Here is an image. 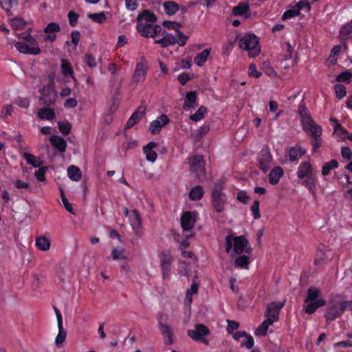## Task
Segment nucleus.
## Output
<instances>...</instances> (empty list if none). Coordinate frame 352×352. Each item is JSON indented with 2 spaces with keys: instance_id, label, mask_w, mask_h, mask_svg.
<instances>
[{
  "instance_id": "nucleus-61",
  "label": "nucleus",
  "mask_w": 352,
  "mask_h": 352,
  "mask_svg": "<svg viewBox=\"0 0 352 352\" xmlns=\"http://www.w3.org/2000/svg\"><path fill=\"white\" fill-rule=\"evenodd\" d=\"M14 185H15V187L18 189H24V190H28V192L31 191L30 184H29V183H28L26 182H23L21 180L16 179L14 182Z\"/></svg>"
},
{
  "instance_id": "nucleus-14",
  "label": "nucleus",
  "mask_w": 352,
  "mask_h": 352,
  "mask_svg": "<svg viewBox=\"0 0 352 352\" xmlns=\"http://www.w3.org/2000/svg\"><path fill=\"white\" fill-rule=\"evenodd\" d=\"M129 223L135 232V234L140 236L142 234V221L138 211L135 209L132 210L129 217Z\"/></svg>"
},
{
  "instance_id": "nucleus-17",
  "label": "nucleus",
  "mask_w": 352,
  "mask_h": 352,
  "mask_svg": "<svg viewBox=\"0 0 352 352\" xmlns=\"http://www.w3.org/2000/svg\"><path fill=\"white\" fill-rule=\"evenodd\" d=\"M304 131L308 133L311 138L320 137L322 134V128L320 125L316 124L314 120L302 124Z\"/></svg>"
},
{
  "instance_id": "nucleus-43",
  "label": "nucleus",
  "mask_w": 352,
  "mask_h": 352,
  "mask_svg": "<svg viewBox=\"0 0 352 352\" xmlns=\"http://www.w3.org/2000/svg\"><path fill=\"white\" fill-rule=\"evenodd\" d=\"M352 34V24H346L343 25L340 30V38L341 40L346 41L351 37Z\"/></svg>"
},
{
  "instance_id": "nucleus-12",
  "label": "nucleus",
  "mask_w": 352,
  "mask_h": 352,
  "mask_svg": "<svg viewBox=\"0 0 352 352\" xmlns=\"http://www.w3.org/2000/svg\"><path fill=\"white\" fill-rule=\"evenodd\" d=\"M334 256V252L326 248L317 250L314 263L316 265H322L331 261Z\"/></svg>"
},
{
  "instance_id": "nucleus-18",
  "label": "nucleus",
  "mask_w": 352,
  "mask_h": 352,
  "mask_svg": "<svg viewBox=\"0 0 352 352\" xmlns=\"http://www.w3.org/2000/svg\"><path fill=\"white\" fill-rule=\"evenodd\" d=\"M196 212H186L181 218V225L184 230H190L192 229L196 222Z\"/></svg>"
},
{
  "instance_id": "nucleus-19",
  "label": "nucleus",
  "mask_w": 352,
  "mask_h": 352,
  "mask_svg": "<svg viewBox=\"0 0 352 352\" xmlns=\"http://www.w3.org/2000/svg\"><path fill=\"white\" fill-rule=\"evenodd\" d=\"M60 30V28L58 23H50L44 29V41L54 42L56 38V33Z\"/></svg>"
},
{
  "instance_id": "nucleus-46",
  "label": "nucleus",
  "mask_w": 352,
  "mask_h": 352,
  "mask_svg": "<svg viewBox=\"0 0 352 352\" xmlns=\"http://www.w3.org/2000/svg\"><path fill=\"white\" fill-rule=\"evenodd\" d=\"M352 80V72L349 70H346L344 72H341L336 77V81L338 82H343L346 83H349Z\"/></svg>"
},
{
  "instance_id": "nucleus-31",
  "label": "nucleus",
  "mask_w": 352,
  "mask_h": 352,
  "mask_svg": "<svg viewBox=\"0 0 352 352\" xmlns=\"http://www.w3.org/2000/svg\"><path fill=\"white\" fill-rule=\"evenodd\" d=\"M144 113V111H140V108H139L137 111H135L133 114L131 116L129 119L128 120L125 127L127 129H130L132 126H133L142 117L143 114Z\"/></svg>"
},
{
  "instance_id": "nucleus-60",
  "label": "nucleus",
  "mask_w": 352,
  "mask_h": 352,
  "mask_svg": "<svg viewBox=\"0 0 352 352\" xmlns=\"http://www.w3.org/2000/svg\"><path fill=\"white\" fill-rule=\"evenodd\" d=\"M61 200L65 208V209L70 213L74 214V211L73 210L72 205L68 201L66 198L64 192L61 190Z\"/></svg>"
},
{
  "instance_id": "nucleus-44",
  "label": "nucleus",
  "mask_w": 352,
  "mask_h": 352,
  "mask_svg": "<svg viewBox=\"0 0 352 352\" xmlns=\"http://www.w3.org/2000/svg\"><path fill=\"white\" fill-rule=\"evenodd\" d=\"M186 102L184 104V109L186 110L187 109L194 107L193 104L195 102L197 99V95L195 91L188 92L186 96Z\"/></svg>"
},
{
  "instance_id": "nucleus-21",
  "label": "nucleus",
  "mask_w": 352,
  "mask_h": 352,
  "mask_svg": "<svg viewBox=\"0 0 352 352\" xmlns=\"http://www.w3.org/2000/svg\"><path fill=\"white\" fill-rule=\"evenodd\" d=\"M157 144L155 142H150L148 144L143 147L144 153L146 155V159L151 162H154L157 159V153L153 151L156 148Z\"/></svg>"
},
{
  "instance_id": "nucleus-52",
  "label": "nucleus",
  "mask_w": 352,
  "mask_h": 352,
  "mask_svg": "<svg viewBox=\"0 0 352 352\" xmlns=\"http://www.w3.org/2000/svg\"><path fill=\"white\" fill-rule=\"evenodd\" d=\"M58 129L63 135H68L70 133L71 124L68 122H58Z\"/></svg>"
},
{
  "instance_id": "nucleus-53",
  "label": "nucleus",
  "mask_w": 352,
  "mask_h": 352,
  "mask_svg": "<svg viewBox=\"0 0 352 352\" xmlns=\"http://www.w3.org/2000/svg\"><path fill=\"white\" fill-rule=\"evenodd\" d=\"M330 122L334 126V132L338 135L342 136L343 134L346 133V131L340 126L338 121L335 118H330Z\"/></svg>"
},
{
  "instance_id": "nucleus-11",
  "label": "nucleus",
  "mask_w": 352,
  "mask_h": 352,
  "mask_svg": "<svg viewBox=\"0 0 352 352\" xmlns=\"http://www.w3.org/2000/svg\"><path fill=\"white\" fill-rule=\"evenodd\" d=\"M177 38L173 34L167 32L162 27L160 34L155 40V43L159 44L162 47H167L176 43Z\"/></svg>"
},
{
  "instance_id": "nucleus-15",
  "label": "nucleus",
  "mask_w": 352,
  "mask_h": 352,
  "mask_svg": "<svg viewBox=\"0 0 352 352\" xmlns=\"http://www.w3.org/2000/svg\"><path fill=\"white\" fill-rule=\"evenodd\" d=\"M56 92L52 85L44 86L42 89L41 100L46 105H51L55 102Z\"/></svg>"
},
{
  "instance_id": "nucleus-20",
  "label": "nucleus",
  "mask_w": 352,
  "mask_h": 352,
  "mask_svg": "<svg viewBox=\"0 0 352 352\" xmlns=\"http://www.w3.org/2000/svg\"><path fill=\"white\" fill-rule=\"evenodd\" d=\"M169 122V119L166 115H162L156 120L152 121L149 126V131L151 134H157L160 131L162 126Z\"/></svg>"
},
{
  "instance_id": "nucleus-50",
  "label": "nucleus",
  "mask_w": 352,
  "mask_h": 352,
  "mask_svg": "<svg viewBox=\"0 0 352 352\" xmlns=\"http://www.w3.org/2000/svg\"><path fill=\"white\" fill-rule=\"evenodd\" d=\"M336 96L338 99H342L346 94V87L342 84H336L334 85Z\"/></svg>"
},
{
  "instance_id": "nucleus-5",
  "label": "nucleus",
  "mask_w": 352,
  "mask_h": 352,
  "mask_svg": "<svg viewBox=\"0 0 352 352\" xmlns=\"http://www.w3.org/2000/svg\"><path fill=\"white\" fill-rule=\"evenodd\" d=\"M240 48L246 50L250 57H255L261 52V48L258 45V39L252 34H246L239 41Z\"/></svg>"
},
{
  "instance_id": "nucleus-30",
  "label": "nucleus",
  "mask_w": 352,
  "mask_h": 352,
  "mask_svg": "<svg viewBox=\"0 0 352 352\" xmlns=\"http://www.w3.org/2000/svg\"><path fill=\"white\" fill-rule=\"evenodd\" d=\"M232 12L234 15L245 16V18H248L250 15V8L248 4H239L232 8Z\"/></svg>"
},
{
  "instance_id": "nucleus-7",
  "label": "nucleus",
  "mask_w": 352,
  "mask_h": 352,
  "mask_svg": "<svg viewBox=\"0 0 352 352\" xmlns=\"http://www.w3.org/2000/svg\"><path fill=\"white\" fill-rule=\"evenodd\" d=\"M227 201L226 195L221 192L220 186L215 185L212 192V206L217 212L224 211Z\"/></svg>"
},
{
  "instance_id": "nucleus-27",
  "label": "nucleus",
  "mask_w": 352,
  "mask_h": 352,
  "mask_svg": "<svg viewBox=\"0 0 352 352\" xmlns=\"http://www.w3.org/2000/svg\"><path fill=\"white\" fill-rule=\"evenodd\" d=\"M211 49L208 48L203 50L201 52L197 54L194 58L195 63L199 66L201 67L204 65V63L208 60L209 55L210 54Z\"/></svg>"
},
{
  "instance_id": "nucleus-39",
  "label": "nucleus",
  "mask_w": 352,
  "mask_h": 352,
  "mask_svg": "<svg viewBox=\"0 0 352 352\" xmlns=\"http://www.w3.org/2000/svg\"><path fill=\"white\" fill-rule=\"evenodd\" d=\"M138 21H144V22L155 23L157 19L155 15L148 10H144L138 16Z\"/></svg>"
},
{
  "instance_id": "nucleus-63",
  "label": "nucleus",
  "mask_w": 352,
  "mask_h": 352,
  "mask_svg": "<svg viewBox=\"0 0 352 352\" xmlns=\"http://www.w3.org/2000/svg\"><path fill=\"white\" fill-rule=\"evenodd\" d=\"M171 264H161L162 276L164 279H168L170 275Z\"/></svg>"
},
{
  "instance_id": "nucleus-55",
  "label": "nucleus",
  "mask_w": 352,
  "mask_h": 352,
  "mask_svg": "<svg viewBox=\"0 0 352 352\" xmlns=\"http://www.w3.org/2000/svg\"><path fill=\"white\" fill-rule=\"evenodd\" d=\"M294 3L299 11L305 10L306 12H309L311 9V5L307 0H301L297 3L294 2Z\"/></svg>"
},
{
  "instance_id": "nucleus-23",
  "label": "nucleus",
  "mask_w": 352,
  "mask_h": 352,
  "mask_svg": "<svg viewBox=\"0 0 352 352\" xmlns=\"http://www.w3.org/2000/svg\"><path fill=\"white\" fill-rule=\"evenodd\" d=\"M199 284L196 281H193L189 289L186 290V298L184 300L185 305L190 306L192 301V296L198 292Z\"/></svg>"
},
{
  "instance_id": "nucleus-13",
  "label": "nucleus",
  "mask_w": 352,
  "mask_h": 352,
  "mask_svg": "<svg viewBox=\"0 0 352 352\" xmlns=\"http://www.w3.org/2000/svg\"><path fill=\"white\" fill-rule=\"evenodd\" d=\"M272 161V155L268 148H263L258 157L260 168L264 172H267L271 166Z\"/></svg>"
},
{
  "instance_id": "nucleus-6",
  "label": "nucleus",
  "mask_w": 352,
  "mask_h": 352,
  "mask_svg": "<svg viewBox=\"0 0 352 352\" xmlns=\"http://www.w3.org/2000/svg\"><path fill=\"white\" fill-rule=\"evenodd\" d=\"M188 164L190 171L195 175L198 179L205 175V162L201 155H195L188 157Z\"/></svg>"
},
{
  "instance_id": "nucleus-10",
  "label": "nucleus",
  "mask_w": 352,
  "mask_h": 352,
  "mask_svg": "<svg viewBox=\"0 0 352 352\" xmlns=\"http://www.w3.org/2000/svg\"><path fill=\"white\" fill-rule=\"evenodd\" d=\"M209 334V329L204 324H196L195 329L188 330V335L192 340L196 341L204 342L208 344V341L205 340L204 338Z\"/></svg>"
},
{
  "instance_id": "nucleus-24",
  "label": "nucleus",
  "mask_w": 352,
  "mask_h": 352,
  "mask_svg": "<svg viewBox=\"0 0 352 352\" xmlns=\"http://www.w3.org/2000/svg\"><path fill=\"white\" fill-rule=\"evenodd\" d=\"M283 175V170L280 166L274 168L269 174V182L271 184H276Z\"/></svg>"
},
{
  "instance_id": "nucleus-47",
  "label": "nucleus",
  "mask_w": 352,
  "mask_h": 352,
  "mask_svg": "<svg viewBox=\"0 0 352 352\" xmlns=\"http://www.w3.org/2000/svg\"><path fill=\"white\" fill-rule=\"evenodd\" d=\"M67 337V331L65 329H58V333L55 338V344L57 347H61Z\"/></svg>"
},
{
  "instance_id": "nucleus-22",
  "label": "nucleus",
  "mask_w": 352,
  "mask_h": 352,
  "mask_svg": "<svg viewBox=\"0 0 352 352\" xmlns=\"http://www.w3.org/2000/svg\"><path fill=\"white\" fill-rule=\"evenodd\" d=\"M50 142H51L52 145L58 150L60 152H65L66 147H67V143L65 140L57 135H52L50 138Z\"/></svg>"
},
{
  "instance_id": "nucleus-29",
  "label": "nucleus",
  "mask_w": 352,
  "mask_h": 352,
  "mask_svg": "<svg viewBox=\"0 0 352 352\" xmlns=\"http://www.w3.org/2000/svg\"><path fill=\"white\" fill-rule=\"evenodd\" d=\"M342 312L343 309L341 305L340 307L333 306L328 309L325 317L327 320H333L340 316Z\"/></svg>"
},
{
  "instance_id": "nucleus-35",
  "label": "nucleus",
  "mask_w": 352,
  "mask_h": 352,
  "mask_svg": "<svg viewBox=\"0 0 352 352\" xmlns=\"http://www.w3.org/2000/svg\"><path fill=\"white\" fill-rule=\"evenodd\" d=\"M67 175L69 179L75 182L79 181L82 177L80 169L75 166H69L68 167Z\"/></svg>"
},
{
  "instance_id": "nucleus-64",
  "label": "nucleus",
  "mask_w": 352,
  "mask_h": 352,
  "mask_svg": "<svg viewBox=\"0 0 352 352\" xmlns=\"http://www.w3.org/2000/svg\"><path fill=\"white\" fill-rule=\"evenodd\" d=\"M12 109L13 106L9 104L5 105L0 112V116L3 118H7L8 116L11 115Z\"/></svg>"
},
{
  "instance_id": "nucleus-38",
  "label": "nucleus",
  "mask_w": 352,
  "mask_h": 352,
  "mask_svg": "<svg viewBox=\"0 0 352 352\" xmlns=\"http://www.w3.org/2000/svg\"><path fill=\"white\" fill-rule=\"evenodd\" d=\"M23 158L27 161L28 164L33 166L34 167H40L43 164V161L40 159H37L34 155L24 152L23 153Z\"/></svg>"
},
{
  "instance_id": "nucleus-9",
  "label": "nucleus",
  "mask_w": 352,
  "mask_h": 352,
  "mask_svg": "<svg viewBox=\"0 0 352 352\" xmlns=\"http://www.w3.org/2000/svg\"><path fill=\"white\" fill-rule=\"evenodd\" d=\"M284 305L285 300L283 302H272L268 304L265 312L266 319L270 320L273 323L278 321L279 312Z\"/></svg>"
},
{
  "instance_id": "nucleus-51",
  "label": "nucleus",
  "mask_w": 352,
  "mask_h": 352,
  "mask_svg": "<svg viewBox=\"0 0 352 352\" xmlns=\"http://www.w3.org/2000/svg\"><path fill=\"white\" fill-rule=\"evenodd\" d=\"M176 43H177L179 46H184L186 43L187 40L188 39V36L182 33L178 29L176 30Z\"/></svg>"
},
{
  "instance_id": "nucleus-62",
  "label": "nucleus",
  "mask_w": 352,
  "mask_h": 352,
  "mask_svg": "<svg viewBox=\"0 0 352 352\" xmlns=\"http://www.w3.org/2000/svg\"><path fill=\"white\" fill-rule=\"evenodd\" d=\"M173 260V256L170 251L164 252L162 254L161 264H171Z\"/></svg>"
},
{
  "instance_id": "nucleus-57",
  "label": "nucleus",
  "mask_w": 352,
  "mask_h": 352,
  "mask_svg": "<svg viewBox=\"0 0 352 352\" xmlns=\"http://www.w3.org/2000/svg\"><path fill=\"white\" fill-rule=\"evenodd\" d=\"M250 209L254 219H258L261 217L258 201H254L251 206Z\"/></svg>"
},
{
  "instance_id": "nucleus-32",
  "label": "nucleus",
  "mask_w": 352,
  "mask_h": 352,
  "mask_svg": "<svg viewBox=\"0 0 352 352\" xmlns=\"http://www.w3.org/2000/svg\"><path fill=\"white\" fill-rule=\"evenodd\" d=\"M37 115L42 120H51L55 118V112L52 109L41 108L38 110Z\"/></svg>"
},
{
  "instance_id": "nucleus-59",
  "label": "nucleus",
  "mask_w": 352,
  "mask_h": 352,
  "mask_svg": "<svg viewBox=\"0 0 352 352\" xmlns=\"http://www.w3.org/2000/svg\"><path fill=\"white\" fill-rule=\"evenodd\" d=\"M89 18L92 21L101 23L106 19V16L104 12L98 13V14H90L89 15Z\"/></svg>"
},
{
  "instance_id": "nucleus-49",
  "label": "nucleus",
  "mask_w": 352,
  "mask_h": 352,
  "mask_svg": "<svg viewBox=\"0 0 352 352\" xmlns=\"http://www.w3.org/2000/svg\"><path fill=\"white\" fill-rule=\"evenodd\" d=\"M206 111L207 110L205 107H201L194 114L190 116V118L195 122L199 121L204 118Z\"/></svg>"
},
{
  "instance_id": "nucleus-56",
  "label": "nucleus",
  "mask_w": 352,
  "mask_h": 352,
  "mask_svg": "<svg viewBox=\"0 0 352 352\" xmlns=\"http://www.w3.org/2000/svg\"><path fill=\"white\" fill-rule=\"evenodd\" d=\"M11 25L16 30H22L25 25V22L21 18H15L12 20Z\"/></svg>"
},
{
  "instance_id": "nucleus-37",
  "label": "nucleus",
  "mask_w": 352,
  "mask_h": 352,
  "mask_svg": "<svg viewBox=\"0 0 352 352\" xmlns=\"http://www.w3.org/2000/svg\"><path fill=\"white\" fill-rule=\"evenodd\" d=\"M338 167V162L336 160H331L324 163L322 167V175L323 176L328 175L331 170Z\"/></svg>"
},
{
  "instance_id": "nucleus-58",
  "label": "nucleus",
  "mask_w": 352,
  "mask_h": 352,
  "mask_svg": "<svg viewBox=\"0 0 352 352\" xmlns=\"http://www.w3.org/2000/svg\"><path fill=\"white\" fill-rule=\"evenodd\" d=\"M124 250L122 248L112 250L111 256L113 260H119L124 258Z\"/></svg>"
},
{
  "instance_id": "nucleus-1",
  "label": "nucleus",
  "mask_w": 352,
  "mask_h": 352,
  "mask_svg": "<svg viewBox=\"0 0 352 352\" xmlns=\"http://www.w3.org/2000/svg\"><path fill=\"white\" fill-rule=\"evenodd\" d=\"M226 250L228 254L233 257L242 254H250L252 248L245 236H234L230 234L226 237Z\"/></svg>"
},
{
  "instance_id": "nucleus-28",
  "label": "nucleus",
  "mask_w": 352,
  "mask_h": 352,
  "mask_svg": "<svg viewBox=\"0 0 352 352\" xmlns=\"http://www.w3.org/2000/svg\"><path fill=\"white\" fill-rule=\"evenodd\" d=\"M249 255L248 254H242V255L236 257L234 260V266L248 270L250 263Z\"/></svg>"
},
{
  "instance_id": "nucleus-40",
  "label": "nucleus",
  "mask_w": 352,
  "mask_h": 352,
  "mask_svg": "<svg viewBox=\"0 0 352 352\" xmlns=\"http://www.w3.org/2000/svg\"><path fill=\"white\" fill-rule=\"evenodd\" d=\"M273 322L270 321V320L265 319L255 330L254 334L256 336H265L267 332V329L270 325H272Z\"/></svg>"
},
{
  "instance_id": "nucleus-48",
  "label": "nucleus",
  "mask_w": 352,
  "mask_h": 352,
  "mask_svg": "<svg viewBox=\"0 0 352 352\" xmlns=\"http://www.w3.org/2000/svg\"><path fill=\"white\" fill-rule=\"evenodd\" d=\"M254 338L250 334H247V336L240 341V345L248 349H251L254 346Z\"/></svg>"
},
{
  "instance_id": "nucleus-34",
  "label": "nucleus",
  "mask_w": 352,
  "mask_h": 352,
  "mask_svg": "<svg viewBox=\"0 0 352 352\" xmlns=\"http://www.w3.org/2000/svg\"><path fill=\"white\" fill-rule=\"evenodd\" d=\"M298 112L300 115L302 124H305V122H310V120H313L310 116L308 109L304 104H300L299 106Z\"/></svg>"
},
{
  "instance_id": "nucleus-45",
  "label": "nucleus",
  "mask_w": 352,
  "mask_h": 352,
  "mask_svg": "<svg viewBox=\"0 0 352 352\" xmlns=\"http://www.w3.org/2000/svg\"><path fill=\"white\" fill-rule=\"evenodd\" d=\"M61 71L65 76H73L74 71L71 64L67 60L63 59L61 61Z\"/></svg>"
},
{
  "instance_id": "nucleus-3",
  "label": "nucleus",
  "mask_w": 352,
  "mask_h": 352,
  "mask_svg": "<svg viewBox=\"0 0 352 352\" xmlns=\"http://www.w3.org/2000/svg\"><path fill=\"white\" fill-rule=\"evenodd\" d=\"M20 38L25 40L24 42H17L15 44L16 49L22 54L37 55L41 54L38 41L30 34L23 33Z\"/></svg>"
},
{
  "instance_id": "nucleus-2",
  "label": "nucleus",
  "mask_w": 352,
  "mask_h": 352,
  "mask_svg": "<svg viewBox=\"0 0 352 352\" xmlns=\"http://www.w3.org/2000/svg\"><path fill=\"white\" fill-rule=\"evenodd\" d=\"M297 177L302 179V185L314 192L317 184V173L309 161L302 162L297 170Z\"/></svg>"
},
{
  "instance_id": "nucleus-41",
  "label": "nucleus",
  "mask_w": 352,
  "mask_h": 352,
  "mask_svg": "<svg viewBox=\"0 0 352 352\" xmlns=\"http://www.w3.org/2000/svg\"><path fill=\"white\" fill-rule=\"evenodd\" d=\"M165 12L168 15H173L179 10V6L174 1H166L163 3Z\"/></svg>"
},
{
  "instance_id": "nucleus-16",
  "label": "nucleus",
  "mask_w": 352,
  "mask_h": 352,
  "mask_svg": "<svg viewBox=\"0 0 352 352\" xmlns=\"http://www.w3.org/2000/svg\"><path fill=\"white\" fill-rule=\"evenodd\" d=\"M161 28L162 27L160 25L155 24L148 26V28H146V25H140L139 33L144 37L153 38L155 41L156 38L158 37L159 34H160Z\"/></svg>"
},
{
  "instance_id": "nucleus-4",
  "label": "nucleus",
  "mask_w": 352,
  "mask_h": 352,
  "mask_svg": "<svg viewBox=\"0 0 352 352\" xmlns=\"http://www.w3.org/2000/svg\"><path fill=\"white\" fill-rule=\"evenodd\" d=\"M320 290L316 287H310L307 290V297L305 299L304 310L307 314H313L318 308L324 306L326 301L318 298Z\"/></svg>"
},
{
  "instance_id": "nucleus-36",
  "label": "nucleus",
  "mask_w": 352,
  "mask_h": 352,
  "mask_svg": "<svg viewBox=\"0 0 352 352\" xmlns=\"http://www.w3.org/2000/svg\"><path fill=\"white\" fill-rule=\"evenodd\" d=\"M299 14L300 11L298 10V8L296 6V4L294 2L289 5V9L283 13L282 19L283 20H287L292 17L296 16L299 15Z\"/></svg>"
},
{
  "instance_id": "nucleus-8",
  "label": "nucleus",
  "mask_w": 352,
  "mask_h": 352,
  "mask_svg": "<svg viewBox=\"0 0 352 352\" xmlns=\"http://www.w3.org/2000/svg\"><path fill=\"white\" fill-rule=\"evenodd\" d=\"M148 72V65L145 60H142L138 63L133 75L131 78L132 84H139L144 82Z\"/></svg>"
},
{
  "instance_id": "nucleus-54",
  "label": "nucleus",
  "mask_w": 352,
  "mask_h": 352,
  "mask_svg": "<svg viewBox=\"0 0 352 352\" xmlns=\"http://www.w3.org/2000/svg\"><path fill=\"white\" fill-rule=\"evenodd\" d=\"M84 62L91 68L96 67L97 66V61L94 56L89 54H87L84 56Z\"/></svg>"
},
{
  "instance_id": "nucleus-26",
  "label": "nucleus",
  "mask_w": 352,
  "mask_h": 352,
  "mask_svg": "<svg viewBox=\"0 0 352 352\" xmlns=\"http://www.w3.org/2000/svg\"><path fill=\"white\" fill-rule=\"evenodd\" d=\"M305 149L299 145L292 147L288 152L289 157L291 161L298 160L305 153Z\"/></svg>"
},
{
  "instance_id": "nucleus-25",
  "label": "nucleus",
  "mask_w": 352,
  "mask_h": 352,
  "mask_svg": "<svg viewBox=\"0 0 352 352\" xmlns=\"http://www.w3.org/2000/svg\"><path fill=\"white\" fill-rule=\"evenodd\" d=\"M158 326L162 335L165 338L166 342L168 344L173 343V331L170 326L162 324L160 321L158 322Z\"/></svg>"
},
{
  "instance_id": "nucleus-42",
  "label": "nucleus",
  "mask_w": 352,
  "mask_h": 352,
  "mask_svg": "<svg viewBox=\"0 0 352 352\" xmlns=\"http://www.w3.org/2000/svg\"><path fill=\"white\" fill-rule=\"evenodd\" d=\"M35 245L36 248L42 251H47L50 248L49 239L44 236H40L36 239Z\"/></svg>"
},
{
  "instance_id": "nucleus-33",
  "label": "nucleus",
  "mask_w": 352,
  "mask_h": 352,
  "mask_svg": "<svg viewBox=\"0 0 352 352\" xmlns=\"http://www.w3.org/2000/svg\"><path fill=\"white\" fill-rule=\"evenodd\" d=\"M204 194L202 186H196L193 187L189 192L188 196L191 200H200Z\"/></svg>"
}]
</instances>
